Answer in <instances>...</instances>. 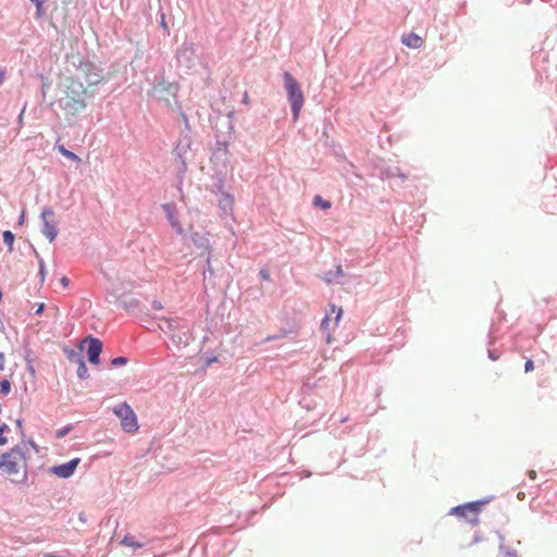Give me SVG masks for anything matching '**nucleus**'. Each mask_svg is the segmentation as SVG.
Instances as JSON below:
<instances>
[{"label": "nucleus", "instance_id": "obj_1", "mask_svg": "<svg viewBox=\"0 0 557 557\" xmlns=\"http://www.w3.org/2000/svg\"><path fill=\"white\" fill-rule=\"evenodd\" d=\"M102 77L91 62H81L74 76L67 77L60 98V107L69 114L76 115L86 108L88 87L100 84Z\"/></svg>", "mask_w": 557, "mask_h": 557}, {"label": "nucleus", "instance_id": "obj_2", "mask_svg": "<svg viewBox=\"0 0 557 557\" xmlns=\"http://www.w3.org/2000/svg\"><path fill=\"white\" fill-rule=\"evenodd\" d=\"M30 457V448L27 444H21L4 453L0 457V471L12 482L21 483L27 475V460Z\"/></svg>", "mask_w": 557, "mask_h": 557}, {"label": "nucleus", "instance_id": "obj_3", "mask_svg": "<svg viewBox=\"0 0 557 557\" xmlns=\"http://www.w3.org/2000/svg\"><path fill=\"white\" fill-rule=\"evenodd\" d=\"M158 326L175 346H187L193 338L186 322L181 318L161 317L158 319Z\"/></svg>", "mask_w": 557, "mask_h": 557}, {"label": "nucleus", "instance_id": "obj_4", "mask_svg": "<svg viewBox=\"0 0 557 557\" xmlns=\"http://www.w3.org/2000/svg\"><path fill=\"white\" fill-rule=\"evenodd\" d=\"M283 77L287 92V99L292 107L293 119L294 121H297L305 102L304 94L299 84L289 72H285Z\"/></svg>", "mask_w": 557, "mask_h": 557}, {"label": "nucleus", "instance_id": "obj_5", "mask_svg": "<svg viewBox=\"0 0 557 557\" xmlns=\"http://www.w3.org/2000/svg\"><path fill=\"white\" fill-rule=\"evenodd\" d=\"M114 414L121 420L122 429L127 433L138 430L137 417L127 403H121L113 408Z\"/></svg>", "mask_w": 557, "mask_h": 557}, {"label": "nucleus", "instance_id": "obj_6", "mask_svg": "<svg viewBox=\"0 0 557 557\" xmlns=\"http://www.w3.org/2000/svg\"><path fill=\"white\" fill-rule=\"evenodd\" d=\"M483 504V502L468 503L451 508L449 513L463 519L470 525H476L480 522L479 515Z\"/></svg>", "mask_w": 557, "mask_h": 557}, {"label": "nucleus", "instance_id": "obj_7", "mask_svg": "<svg viewBox=\"0 0 557 557\" xmlns=\"http://www.w3.org/2000/svg\"><path fill=\"white\" fill-rule=\"evenodd\" d=\"M40 219L42 222L41 233L51 243L58 235V220L51 209H44Z\"/></svg>", "mask_w": 557, "mask_h": 557}, {"label": "nucleus", "instance_id": "obj_8", "mask_svg": "<svg viewBox=\"0 0 557 557\" xmlns=\"http://www.w3.org/2000/svg\"><path fill=\"white\" fill-rule=\"evenodd\" d=\"M154 90L159 94V99L165 101L169 106H171V100L177 104L178 84L162 82L154 87Z\"/></svg>", "mask_w": 557, "mask_h": 557}, {"label": "nucleus", "instance_id": "obj_9", "mask_svg": "<svg viewBox=\"0 0 557 557\" xmlns=\"http://www.w3.org/2000/svg\"><path fill=\"white\" fill-rule=\"evenodd\" d=\"M79 463H81V458H73L72 460L67 461L66 463L52 467L50 469V472L61 479H69L74 474V472Z\"/></svg>", "mask_w": 557, "mask_h": 557}, {"label": "nucleus", "instance_id": "obj_10", "mask_svg": "<svg viewBox=\"0 0 557 557\" xmlns=\"http://www.w3.org/2000/svg\"><path fill=\"white\" fill-rule=\"evenodd\" d=\"M86 343H88V360L90 363L98 364L99 363V356L102 350V343L100 339L95 337H87L85 339Z\"/></svg>", "mask_w": 557, "mask_h": 557}, {"label": "nucleus", "instance_id": "obj_11", "mask_svg": "<svg viewBox=\"0 0 557 557\" xmlns=\"http://www.w3.org/2000/svg\"><path fill=\"white\" fill-rule=\"evenodd\" d=\"M162 209L166 215L168 221L170 222L171 226L177 232L182 233L183 227L177 216V210L173 203H164L162 205Z\"/></svg>", "mask_w": 557, "mask_h": 557}, {"label": "nucleus", "instance_id": "obj_12", "mask_svg": "<svg viewBox=\"0 0 557 557\" xmlns=\"http://www.w3.org/2000/svg\"><path fill=\"white\" fill-rule=\"evenodd\" d=\"M401 42L409 48L419 49L423 45V39L414 33H409L403 35Z\"/></svg>", "mask_w": 557, "mask_h": 557}, {"label": "nucleus", "instance_id": "obj_13", "mask_svg": "<svg viewBox=\"0 0 557 557\" xmlns=\"http://www.w3.org/2000/svg\"><path fill=\"white\" fill-rule=\"evenodd\" d=\"M331 318L326 315L321 322V330L325 334L326 343L330 344L332 342V330L330 327Z\"/></svg>", "mask_w": 557, "mask_h": 557}, {"label": "nucleus", "instance_id": "obj_14", "mask_svg": "<svg viewBox=\"0 0 557 557\" xmlns=\"http://www.w3.org/2000/svg\"><path fill=\"white\" fill-rule=\"evenodd\" d=\"M57 149L63 157L67 158L69 160L76 162V163H81V161H82L81 158L77 154H75L74 152L67 150L63 145H58Z\"/></svg>", "mask_w": 557, "mask_h": 557}, {"label": "nucleus", "instance_id": "obj_15", "mask_svg": "<svg viewBox=\"0 0 557 557\" xmlns=\"http://www.w3.org/2000/svg\"><path fill=\"white\" fill-rule=\"evenodd\" d=\"M123 545L133 547V548H140L143 547V544L135 540L132 535H126L121 542Z\"/></svg>", "mask_w": 557, "mask_h": 557}, {"label": "nucleus", "instance_id": "obj_16", "mask_svg": "<svg viewBox=\"0 0 557 557\" xmlns=\"http://www.w3.org/2000/svg\"><path fill=\"white\" fill-rule=\"evenodd\" d=\"M66 357L71 362L76 364L83 361L81 351H75L73 349L66 350Z\"/></svg>", "mask_w": 557, "mask_h": 557}, {"label": "nucleus", "instance_id": "obj_17", "mask_svg": "<svg viewBox=\"0 0 557 557\" xmlns=\"http://www.w3.org/2000/svg\"><path fill=\"white\" fill-rule=\"evenodd\" d=\"M330 308H331V312L332 313H336L335 319H334V323H333V326H332V330H334L337 326V324H338V322H339V320L342 318L343 309L342 308H337L334 304L331 305Z\"/></svg>", "mask_w": 557, "mask_h": 557}, {"label": "nucleus", "instance_id": "obj_18", "mask_svg": "<svg viewBox=\"0 0 557 557\" xmlns=\"http://www.w3.org/2000/svg\"><path fill=\"white\" fill-rule=\"evenodd\" d=\"M78 368H77V375L79 379L82 380H85L88 377V370H87V367L84 362V360L82 362H79L78 364Z\"/></svg>", "mask_w": 557, "mask_h": 557}, {"label": "nucleus", "instance_id": "obj_19", "mask_svg": "<svg viewBox=\"0 0 557 557\" xmlns=\"http://www.w3.org/2000/svg\"><path fill=\"white\" fill-rule=\"evenodd\" d=\"M313 203H314L315 206H320L322 209H329V208H331V202H330V201H327V200L322 199V197H321V196H315V197H314V200H313Z\"/></svg>", "mask_w": 557, "mask_h": 557}, {"label": "nucleus", "instance_id": "obj_20", "mask_svg": "<svg viewBox=\"0 0 557 557\" xmlns=\"http://www.w3.org/2000/svg\"><path fill=\"white\" fill-rule=\"evenodd\" d=\"M11 391V383L9 380H3L0 382V393L2 395H8Z\"/></svg>", "mask_w": 557, "mask_h": 557}, {"label": "nucleus", "instance_id": "obj_21", "mask_svg": "<svg viewBox=\"0 0 557 557\" xmlns=\"http://www.w3.org/2000/svg\"><path fill=\"white\" fill-rule=\"evenodd\" d=\"M48 314L49 317L53 320V321H57L58 317H59V308L57 306H50L48 308Z\"/></svg>", "mask_w": 557, "mask_h": 557}, {"label": "nucleus", "instance_id": "obj_22", "mask_svg": "<svg viewBox=\"0 0 557 557\" xmlns=\"http://www.w3.org/2000/svg\"><path fill=\"white\" fill-rule=\"evenodd\" d=\"M3 242H4L8 246H12V245H13L14 236H13V234H12L10 231H5V232L3 233Z\"/></svg>", "mask_w": 557, "mask_h": 557}, {"label": "nucleus", "instance_id": "obj_23", "mask_svg": "<svg viewBox=\"0 0 557 557\" xmlns=\"http://www.w3.org/2000/svg\"><path fill=\"white\" fill-rule=\"evenodd\" d=\"M126 362L127 359L125 357H116L111 361L112 366H123L126 364Z\"/></svg>", "mask_w": 557, "mask_h": 557}, {"label": "nucleus", "instance_id": "obj_24", "mask_svg": "<svg viewBox=\"0 0 557 557\" xmlns=\"http://www.w3.org/2000/svg\"><path fill=\"white\" fill-rule=\"evenodd\" d=\"M8 430L7 425L0 426V445L7 444V437L4 436V432Z\"/></svg>", "mask_w": 557, "mask_h": 557}, {"label": "nucleus", "instance_id": "obj_25", "mask_svg": "<svg viewBox=\"0 0 557 557\" xmlns=\"http://www.w3.org/2000/svg\"><path fill=\"white\" fill-rule=\"evenodd\" d=\"M160 26L163 28L164 32H166L169 34V27H168L164 14H161V16H160Z\"/></svg>", "mask_w": 557, "mask_h": 557}, {"label": "nucleus", "instance_id": "obj_26", "mask_svg": "<svg viewBox=\"0 0 557 557\" xmlns=\"http://www.w3.org/2000/svg\"><path fill=\"white\" fill-rule=\"evenodd\" d=\"M534 369V363L531 359H528L524 363V371L530 372Z\"/></svg>", "mask_w": 557, "mask_h": 557}, {"label": "nucleus", "instance_id": "obj_27", "mask_svg": "<svg viewBox=\"0 0 557 557\" xmlns=\"http://www.w3.org/2000/svg\"><path fill=\"white\" fill-rule=\"evenodd\" d=\"M49 87H50V85L48 83L42 82L41 92H42V98L44 99H47V94H48Z\"/></svg>", "mask_w": 557, "mask_h": 557}, {"label": "nucleus", "instance_id": "obj_28", "mask_svg": "<svg viewBox=\"0 0 557 557\" xmlns=\"http://www.w3.org/2000/svg\"><path fill=\"white\" fill-rule=\"evenodd\" d=\"M70 429H71L70 426H66V428H64V429L59 430V431L57 432V436H58V437H62V436H64V435L70 431Z\"/></svg>", "mask_w": 557, "mask_h": 557}, {"label": "nucleus", "instance_id": "obj_29", "mask_svg": "<svg viewBox=\"0 0 557 557\" xmlns=\"http://www.w3.org/2000/svg\"><path fill=\"white\" fill-rule=\"evenodd\" d=\"M60 282H61L62 286L65 288L69 287V285H70V280L66 276H62Z\"/></svg>", "mask_w": 557, "mask_h": 557}, {"label": "nucleus", "instance_id": "obj_30", "mask_svg": "<svg viewBox=\"0 0 557 557\" xmlns=\"http://www.w3.org/2000/svg\"><path fill=\"white\" fill-rule=\"evenodd\" d=\"M4 370V355L0 352V371Z\"/></svg>", "mask_w": 557, "mask_h": 557}, {"label": "nucleus", "instance_id": "obj_31", "mask_svg": "<svg viewBox=\"0 0 557 557\" xmlns=\"http://www.w3.org/2000/svg\"><path fill=\"white\" fill-rule=\"evenodd\" d=\"M40 276H41V281H44L45 276H46V271H45V267H44L42 262H40Z\"/></svg>", "mask_w": 557, "mask_h": 557}, {"label": "nucleus", "instance_id": "obj_32", "mask_svg": "<svg viewBox=\"0 0 557 557\" xmlns=\"http://www.w3.org/2000/svg\"><path fill=\"white\" fill-rule=\"evenodd\" d=\"M528 476L531 479V480H535L536 479V471L535 470H530L528 472Z\"/></svg>", "mask_w": 557, "mask_h": 557}, {"label": "nucleus", "instance_id": "obj_33", "mask_svg": "<svg viewBox=\"0 0 557 557\" xmlns=\"http://www.w3.org/2000/svg\"><path fill=\"white\" fill-rule=\"evenodd\" d=\"M45 309V304L37 305V314H41Z\"/></svg>", "mask_w": 557, "mask_h": 557}, {"label": "nucleus", "instance_id": "obj_34", "mask_svg": "<svg viewBox=\"0 0 557 557\" xmlns=\"http://www.w3.org/2000/svg\"><path fill=\"white\" fill-rule=\"evenodd\" d=\"M260 275L264 278V280H269L270 278V275L267 271H261L260 272Z\"/></svg>", "mask_w": 557, "mask_h": 557}, {"label": "nucleus", "instance_id": "obj_35", "mask_svg": "<svg viewBox=\"0 0 557 557\" xmlns=\"http://www.w3.org/2000/svg\"><path fill=\"white\" fill-rule=\"evenodd\" d=\"M4 71L0 70V85L3 83L4 81Z\"/></svg>", "mask_w": 557, "mask_h": 557}, {"label": "nucleus", "instance_id": "obj_36", "mask_svg": "<svg viewBox=\"0 0 557 557\" xmlns=\"http://www.w3.org/2000/svg\"><path fill=\"white\" fill-rule=\"evenodd\" d=\"M243 102H244V103H248V102H249V97H248V94H247V92L244 95Z\"/></svg>", "mask_w": 557, "mask_h": 557}]
</instances>
